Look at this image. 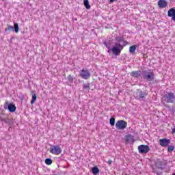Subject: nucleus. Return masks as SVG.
<instances>
[{
    "label": "nucleus",
    "mask_w": 175,
    "mask_h": 175,
    "mask_svg": "<svg viewBox=\"0 0 175 175\" xmlns=\"http://www.w3.org/2000/svg\"><path fill=\"white\" fill-rule=\"evenodd\" d=\"M45 163L46 165H51V163H53V160L50 158H47L45 159Z\"/></svg>",
    "instance_id": "4be33fe9"
},
{
    "label": "nucleus",
    "mask_w": 175,
    "mask_h": 175,
    "mask_svg": "<svg viewBox=\"0 0 175 175\" xmlns=\"http://www.w3.org/2000/svg\"><path fill=\"white\" fill-rule=\"evenodd\" d=\"M138 151L139 154H147L150 151V146L148 145H140L138 146Z\"/></svg>",
    "instance_id": "0eeeda50"
},
{
    "label": "nucleus",
    "mask_w": 175,
    "mask_h": 175,
    "mask_svg": "<svg viewBox=\"0 0 175 175\" xmlns=\"http://www.w3.org/2000/svg\"><path fill=\"white\" fill-rule=\"evenodd\" d=\"M172 20H173V21H175V14H174V16H172Z\"/></svg>",
    "instance_id": "c85d7f7f"
},
{
    "label": "nucleus",
    "mask_w": 175,
    "mask_h": 175,
    "mask_svg": "<svg viewBox=\"0 0 175 175\" xmlns=\"http://www.w3.org/2000/svg\"><path fill=\"white\" fill-rule=\"evenodd\" d=\"M83 88L85 90H88L89 91V90H90V83L83 84Z\"/></svg>",
    "instance_id": "393cba45"
},
{
    "label": "nucleus",
    "mask_w": 175,
    "mask_h": 175,
    "mask_svg": "<svg viewBox=\"0 0 175 175\" xmlns=\"http://www.w3.org/2000/svg\"><path fill=\"white\" fill-rule=\"evenodd\" d=\"M134 96H135V99L143 100V99H146L147 94L144 92H142V91H137L134 94Z\"/></svg>",
    "instance_id": "6e6552de"
},
{
    "label": "nucleus",
    "mask_w": 175,
    "mask_h": 175,
    "mask_svg": "<svg viewBox=\"0 0 175 175\" xmlns=\"http://www.w3.org/2000/svg\"><path fill=\"white\" fill-rule=\"evenodd\" d=\"M16 105L14 104H9L8 105V110L10 111V113H14V111H16Z\"/></svg>",
    "instance_id": "ddd939ff"
},
{
    "label": "nucleus",
    "mask_w": 175,
    "mask_h": 175,
    "mask_svg": "<svg viewBox=\"0 0 175 175\" xmlns=\"http://www.w3.org/2000/svg\"><path fill=\"white\" fill-rule=\"evenodd\" d=\"M116 42H114L113 46L111 48V44H113L112 40H109L107 42H104L103 44L108 49L107 53L112 51L113 55L116 57L121 55V51L124 50V47L126 46V41L124 40L122 37H117L116 38Z\"/></svg>",
    "instance_id": "f257e3e1"
},
{
    "label": "nucleus",
    "mask_w": 175,
    "mask_h": 175,
    "mask_svg": "<svg viewBox=\"0 0 175 175\" xmlns=\"http://www.w3.org/2000/svg\"><path fill=\"white\" fill-rule=\"evenodd\" d=\"M50 152L54 155H59L62 152V150L59 147V145H55L51 148Z\"/></svg>",
    "instance_id": "423d86ee"
},
{
    "label": "nucleus",
    "mask_w": 175,
    "mask_h": 175,
    "mask_svg": "<svg viewBox=\"0 0 175 175\" xmlns=\"http://www.w3.org/2000/svg\"><path fill=\"white\" fill-rule=\"evenodd\" d=\"M168 17H172L175 14V8H172L168 10Z\"/></svg>",
    "instance_id": "2eb2a0df"
},
{
    "label": "nucleus",
    "mask_w": 175,
    "mask_h": 175,
    "mask_svg": "<svg viewBox=\"0 0 175 175\" xmlns=\"http://www.w3.org/2000/svg\"><path fill=\"white\" fill-rule=\"evenodd\" d=\"M172 175H175V173H174Z\"/></svg>",
    "instance_id": "7c9ffc66"
},
{
    "label": "nucleus",
    "mask_w": 175,
    "mask_h": 175,
    "mask_svg": "<svg viewBox=\"0 0 175 175\" xmlns=\"http://www.w3.org/2000/svg\"><path fill=\"white\" fill-rule=\"evenodd\" d=\"M162 165H163L162 161H157L156 163V166L157 167H158V169H163V166Z\"/></svg>",
    "instance_id": "aec40b11"
},
{
    "label": "nucleus",
    "mask_w": 175,
    "mask_h": 175,
    "mask_svg": "<svg viewBox=\"0 0 175 175\" xmlns=\"http://www.w3.org/2000/svg\"><path fill=\"white\" fill-rule=\"evenodd\" d=\"M109 124H110L111 126H114V125L116 124V118H111L109 120Z\"/></svg>",
    "instance_id": "412c9836"
},
{
    "label": "nucleus",
    "mask_w": 175,
    "mask_h": 175,
    "mask_svg": "<svg viewBox=\"0 0 175 175\" xmlns=\"http://www.w3.org/2000/svg\"><path fill=\"white\" fill-rule=\"evenodd\" d=\"M14 28L16 33H18V31H20V27L18 26V23H14Z\"/></svg>",
    "instance_id": "6ab92c4d"
},
{
    "label": "nucleus",
    "mask_w": 175,
    "mask_h": 175,
    "mask_svg": "<svg viewBox=\"0 0 175 175\" xmlns=\"http://www.w3.org/2000/svg\"><path fill=\"white\" fill-rule=\"evenodd\" d=\"M167 150L169 152H172L174 150V146H169Z\"/></svg>",
    "instance_id": "b1692460"
},
{
    "label": "nucleus",
    "mask_w": 175,
    "mask_h": 175,
    "mask_svg": "<svg viewBox=\"0 0 175 175\" xmlns=\"http://www.w3.org/2000/svg\"><path fill=\"white\" fill-rule=\"evenodd\" d=\"M32 94V100H31V105H33V103H35V102L36 101V94H35L34 91L31 92Z\"/></svg>",
    "instance_id": "dca6fc26"
},
{
    "label": "nucleus",
    "mask_w": 175,
    "mask_h": 175,
    "mask_svg": "<svg viewBox=\"0 0 175 175\" xmlns=\"http://www.w3.org/2000/svg\"><path fill=\"white\" fill-rule=\"evenodd\" d=\"M142 75H144V79L147 80V81H152L155 79V75L154 72H151V70H144L142 71Z\"/></svg>",
    "instance_id": "7ed1b4c3"
},
{
    "label": "nucleus",
    "mask_w": 175,
    "mask_h": 175,
    "mask_svg": "<svg viewBox=\"0 0 175 175\" xmlns=\"http://www.w3.org/2000/svg\"><path fill=\"white\" fill-rule=\"evenodd\" d=\"M122 175H129V174H123Z\"/></svg>",
    "instance_id": "c756f323"
},
{
    "label": "nucleus",
    "mask_w": 175,
    "mask_h": 175,
    "mask_svg": "<svg viewBox=\"0 0 175 175\" xmlns=\"http://www.w3.org/2000/svg\"><path fill=\"white\" fill-rule=\"evenodd\" d=\"M131 76H132V77H135L136 79H138V77H140V76H142V71H132L131 73Z\"/></svg>",
    "instance_id": "f8f14e48"
},
{
    "label": "nucleus",
    "mask_w": 175,
    "mask_h": 175,
    "mask_svg": "<svg viewBox=\"0 0 175 175\" xmlns=\"http://www.w3.org/2000/svg\"><path fill=\"white\" fill-rule=\"evenodd\" d=\"M67 80L69 81V83H73L74 78L70 75L67 77Z\"/></svg>",
    "instance_id": "5701e85b"
},
{
    "label": "nucleus",
    "mask_w": 175,
    "mask_h": 175,
    "mask_svg": "<svg viewBox=\"0 0 175 175\" xmlns=\"http://www.w3.org/2000/svg\"><path fill=\"white\" fill-rule=\"evenodd\" d=\"M172 135H174V133H175V126H174V129H172Z\"/></svg>",
    "instance_id": "cd10ccee"
},
{
    "label": "nucleus",
    "mask_w": 175,
    "mask_h": 175,
    "mask_svg": "<svg viewBox=\"0 0 175 175\" xmlns=\"http://www.w3.org/2000/svg\"><path fill=\"white\" fill-rule=\"evenodd\" d=\"M83 4L86 9H91V5H90V1L88 0H84Z\"/></svg>",
    "instance_id": "f3484780"
},
{
    "label": "nucleus",
    "mask_w": 175,
    "mask_h": 175,
    "mask_svg": "<svg viewBox=\"0 0 175 175\" xmlns=\"http://www.w3.org/2000/svg\"><path fill=\"white\" fill-rule=\"evenodd\" d=\"M137 48V45H133L129 47V53L130 54H135V51H136V49Z\"/></svg>",
    "instance_id": "4468645a"
},
{
    "label": "nucleus",
    "mask_w": 175,
    "mask_h": 175,
    "mask_svg": "<svg viewBox=\"0 0 175 175\" xmlns=\"http://www.w3.org/2000/svg\"><path fill=\"white\" fill-rule=\"evenodd\" d=\"M92 172L93 174H98V173H99V168H98V167H93Z\"/></svg>",
    "instance_id": "a211bd4d"
},
{
    "label": "nucleus",
    "mask_w": 175,
    "mask_h": 175,
    "mask_svg": "<svg viewBox=\"0 0 175 175\" xmlns=\"http://www.w3.org/2000/svg\"><path fill=\"white\" fill-rule=\"evenodd\" d=\"M79 76L83 80H88L90 77H91V72H90V70L83 68L80 72Z\"/></svg>",
    "instance_id": "20e7f679"
},
{
    "label": "nucleus",
    "mask_w": 175,
    "mask_h": 175,
    "mask_svg": "<svg viewBox=\"0 0 175 175\" xmlns=\"http://www.w3.org/2000/svg\"><path fill=\"white\" fill-rule=\"evenodd\" d=\"M107 163H108V165H111V163H113V161H111V159H109Z\"/></svg>",
    "instance_id": "bb28decb"
},
{
    "label": "nucleus",
    "mask_w": 175,
    "mask_h": 175,
    "mask_svg": "<svg viewBox=\"0 0 175 175\" xmlns=\"http://www.w3.org/2000/svg\"><path fill=\"white\" fill-rule=\"evenodd\" d=\"M14 27H13V26L11 25H8V31H11V29H14Z\"/></svg>",
    "instance_id": "a878e982"
},
{
    "label": "nucleus",
    "mask_w": 175,
    "mask_h": 175,
    "mask_svg": "<svg viewBox=\"0 0 175 175\" xmlns=\"http://www.w3.org/2000/svg\"><path fill=\"white\" fill-rule=\"evenodd\" d=\"M158 6L161 9H163L164 8H166V6H167V2H166V0H159L158 1Z\"/></svg>",
    "instance_id": "9d476101"
},
{
    "label": "nucleus",
    "mask_w": 175,
    "mask_h": 175,
    "mask_svg": "<svg viewBox=\"0 0 175 175\" xmlns=\"http://www.w3.org/2000/svg\"><path fill=\"white\" fill-rule=\"evenodd\" d=\"M126 126H128V122L122 120H118L116 123V128L119 131H124V129H126Z\"/></svg>",
    "instance_id": "39448f33"
},
{
    "label": "nucleus",
    "mask_w": 175,
    "mask_h": 175,
    "mask_svg": "<svg viewBox=\"0 0 175 175\" xmlns=\"http://www.w3.org/2000/svg\"><path fill=\"white\" fill-rule=\"evenodd\" d=\"M126 143H135V137L132 135H128L125 137Z\"/></svg>",
    "instance_id": "9b49d317"
},
{
    "label": "nucleus",
    "mask_w": 175,
    "mask_h": 175,
    "mask_svg": "<svg viewBox=\"0 0 175 175\" xmlns=\"http://www.w3.org/2000/svg\"><path fill=\"white\" fill-rule=\"evenodd\" d=\"M159 144L161 147H168L170 144V139L163 138L159 139Z\"/></svg>",
    "instance_id": "1a4fd4ad"
},
{
    "label": "nucleus",
    "mask_w": 175,
    "mask_h": 175,
    "mask_svg": "<svg viewBox=\"0 0 175 175\" xmlns=\"http://www.w3.org/2000/svg\"><path fill=\"white\" fill-rule=\"evenodd\" d=\"M162 104L165 106V103H175V94L173 92H166L161 98Z\"/></svg>",
    "instance_id": "f03ea898"
}]
</instances>
